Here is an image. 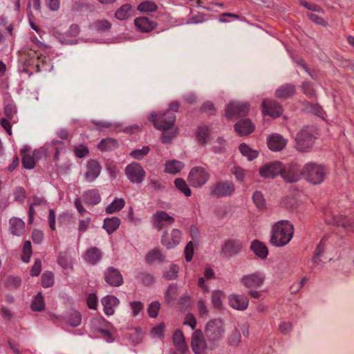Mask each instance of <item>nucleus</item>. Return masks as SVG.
<instances>
[{"instance_id":"f257e3e1","label":"nucleus","mask_w":354,"mask_h":354,"mask_svg":"<svg viewBox=\"0 0 354 354\" xmlns=\"http://www.w3.org/2000/svg\"><path fill=\"white\" fill-rule=\"evenodd\" d=\"M18 63L24 72L31 75L46 70L50 59L43 55L39 49L26 45L18 51Z\"/></svg>"},{"instance_id":"f03ea898","label":"nucleus","mask_w":354,"mask_h":354,"mask_svg":"<svg viewBox=\"0 0 354 354\" xmlns=\"http://www.w3.org/2000/svg\"><path fill=\"white\" fill-rule=\"evenodd\" d=\"M294 233L295 227L291 222L287 220L279 221L272 226L270 243L277 248L283 247L290 242Z\"/></svg>"},{"instance_id":"7ed1b4c3","label":"nucleus","mask_w":354,"mask_h":354,"mask_svg":"<svg viewBox=\"0 0 354 354\" xmlns=\"http://www.w3.org/2000/svg\"><path fill=\"white\" fill-rule=\"evenodd\" d=\"M210 172L207 165L196 166L190 169L187 175V182L194 188H201L210 179Z\"/></svg>"},{"instance_id":"20e7f679","label":"nucleus","mask_w":354,"mask_h":354,"mask_svg":"<svg viewBox=\"0 0 354 354\" xmlns=\"http://www.w3.org/2000/svg\"><path fill=\"white\" fill-rule=\"evenodd\" d=\"M316 137L312 127H304L297 134L295 147L302 152L308 151L314 145Z\"/></svg>"},{"instance_id":"39448f33","label":"nucleus","mask_w":354,"mask_h":354,"mask_svg":"<svg viewBox=\"0 0 354 354\" xmlns=\"http://www.w3.org/2000/svg\"><path fill=\"white\" fill-rule=\"evenodd\" d=\"M301 174L308 182L316 185L324 181L326 176V169L321 165L315 162H308L304 166Z\"/></svg>"},{"instance_id":"423d86ee","label":"nucleus","mask_w":354,"mask_h":354,"mask_svg":"<svg viewBox=\"0 0 354 354\" xmlns=\"http://www.w3.org/2000/svg\"><path fill=\"white\" fill-rule=\"evenodd\" d=\"M235 189V185L232 180H220L209 186V194L213 198H221L231 196Z\"/></svg>"},{"instance_id":"0eeeda50","label":"nucleus","mask_w":354,"mask_h":354,"mask_svg":"<svg viewBox=\"0 0 354 354\" xmlns=\"http://www.w3.org/2000/svg\"><path fill=\"white\" fill-rule=\"evenodd\" d=\"M205 335L209 342L215 343L223 337V322L220 319L209 320L205 326Z\"/></svg>"},{"instance_id":"6e6552de","label":"nucleus","mask_w":354,"mask_h":354,"mask_svg":"<svg viewBox=\"0 0 354 354\" xmlns=\"http://www.w3.org/2000/svg\"><path fill=\"white\" fill-rule=\"evenodd\" d=\"M175 120V115L169 111L160 115L153 113H151L150 117V121L155 128L159 130L171 129L174 126Z\"/></svg>"},{"instance_id":"1a4fd4ad","label":"nucleus","mask_w":354,"mask_h":354,"mask_svg":"<svg viewBox=\"0 0 354 354\" xmlns=\"http://www.w3.org/2000/svg\"><path fill=\"white\" fill-rule=\"evenodd\" d=\"M248 102H230L225 109V115L228 120L246 116L250 111Z\"/></svg>"},{"instance_id":"9d476101","label":"nucleus","mask_w":354,"mask_h":354,"mask_svg":"<svg viewBox=\"0 0 354 354\" xmlns=\"http://www.w3.org/2000/svg\"><path fill=\"white\" fill-rule=\"evenodd\" d=\"M112 325L102 316L96 317L91 321V330L97 332L108 341L113 339V335L110 330Z\"/></svg>"},{"instance_id":"9b49d317","label":"nucleus","mask_w":354,"mask_h":354,"mask_svg":"<svg viewBox=\"0 0 354 354\" xmlns=\"http://www.w3.org/2000/svg\"><path fill=\"white\" fill-rule=\"evenodd\" d=\"M282 105L277 101L264 98L261 102V112L263 116L269 115L272 118H279L283 114Z\"/></svg>"},{"instance_id":"f8f14e48","label":"nucleus","mask_w":354,"mask_h":354,"mask_svg":"<svg viewBox=\"0 0 354 354\" xmlns=\"http://www.w3.org/2000/svg\"><path fill=\"white\" fill-rule=\"evenodd\" d=\"M124 173L132 183H141L145 177L146 173L142 165L138 162H131L124 169Z\"/></svg>"},{"instance_id":"ddd939ff","label":"nucleus","mask_w":354,"mask_h":354,"mask_svg":"<svg viewBox=\"0 0 354 354\" xmlns=\"http://www.w3.org/2000/svg\"><path fill=\"white\" fill-rule=\"evenodd\" d=\"M103 277L104 281L111 287L118 288L124 283V278L120 271L112 266L105 269Z\"/></svg>"},{"instance_id":"4468645a","label":"nucleus","mask_w":354,"mask_h":354,"mask_svg":"<svg viewBox=\"0 0 354 354\" xmlns=\"http://www.w3.org/2000/svg\"><path fill=\"white\" fill-rule=\"evenodd\" d=\"M191 347L195 354H205L207 344L203 331L196 329L194 331L191 338Z\"/></svg>"},{"instance_id":"2eb2a0df","label":"nucleus","mask_w":354,"mask_h":354,"mask_svg":"<svg viewBox=\"0 0 354 354\" xmlns=\"http://www.w3.org/2000/svg\"><path fill=\"white\" fill-rule=\"evenodd\" d=\"M182 239V232L178 229H173L170 232L165 231L161 238V243L167 249L178 245Z\"/></svg>"},{"instance_id":"dca6fc26","label":"nucleus","mask_w":354,"mask_h":354,"mask_svg":"<svg viewBox=\"0 0 354 354\" xmlns=\"http://www.w3.org/2000/svg\"><path fill=\"white\" fill-rule=\"evenodd\" d=\"M266 143L270 151L273 152H278L286 148L288 140L279 133H273L267 137Z\"/></svg>"},{"instance_id":"f3484780","label":"nucleus","mask_w":354,"mask_h":354,"mask_svg":"<svg viewBox=\"0 0 354 354\" xmlns=\"http://www.w3.org/2000/svg\"><path fill=\"white\" fill-rule=\"evenodd\" d=\"M243 249V243L239 239H227L225 241L221 254L226 257H230L239 254Z\"/></svg>"},{"instance_id":"a211bd4d","label":"nucleus","mask_w":354,"mask_h":354,"mask_svg":"<svg viewBox=\"0 0 354 354\" xmlns=\"http://www.w3.org/2000/svg\"><path fill=\"white\" fill-rule=\"evenodd\" d=\"M172 342L174 350L172 354H185L188 351V346L185 340V337L180 329H176L172 337Z\"/></svg>"},{"instance_id":"6ab92c4d","label":"nucleus","mask_w":354,"mask_h":354,"mask_svg":"<svg viewBox=\"0 0 354 354\" xmlns=\"http://www.w3.org/2000/svg\"><path fill=\"white\" fill-rule=\"evenodd\" d=\"M153 227L161 230L166 225H171L175 222V218L165 211H157L152 216Z\"/></svg>"},{"instance_id":"aec40b11","label":"nucleus","mask_w":354,"mask_h":354,"mask_svg":"<svg viewBox=\"0 0 354 354\" xmlns=\"http://www.w3.org/2000/svg\"><path fill=\"white\" fill-rule=\"evenodd\" d=\"M37 151H31L28 146H24L21 150L22 166L26 169H32L35 167L37 158L36 153Z\"/></svg>"},{"instance_id":"412c9836","label":"nucleus","mask_w":354,"mask_h":354,"mask_svg":"<svg viewBox=\"0 0 354 354\" xmlns=\"http://www.w3.org/2000/svg\"><path fill=\"white\" fill-rule=\"evenodd\" d=\"M282 171V163L279 161L266 164L259 169V175L266 178H274Z\"/></svg>"},{"instance_id":"4be33fe9","label":"nucleus","mask_w":354,"mask_h":354,"mask_svg":"<svg viewBox=\"0 0 354 354\" xmlns=\"http://www.w3.org/2000/svg\"><path fill=\"white\" fill-rule=\"evenodd\" d=\"M102 166L96 160L90 159L86 162L84 178L88 183L93 182L100 174Z\"/></svg>"},{"instance_id":"5701e85b","label":"nucleus","mask_w":354,"mask_h":354,"mask_svg":"<svg viewBox=\"0 0 354 354\" xmlns=\"http://www.w3.org/2000/svg\"><path fill=\"white\" fill-rule=\"evenodd\" d=\"M228 304L232 308L243 311L248 308L249 299L243 295L232 294L228 296Z\"/></svg>"},{"instance_id":"b1692460","label":"nucleus","mask_w":354,"mask_h":354,"mask_svg":"<svg viewBox=\"0 0 354 354\" xmlns=\"http://www.w3.org/2000/svg\"><path fill=\"white\" fill-rule=\"evenodd\" d=\"M103 252L95 246L88 248L82 254L83 259L90 265L98 263L102 259Z\"/></svg>"},{"instance_id":"393cba45","label":"nucleus","mask_w":354,"mask_h":354,"mask_svg":"<svg viewBox=\"0 0 354 354\" xmlns=\"http://www.w3.org/2000/svg\"><path fill=\"white\" fill-rule=\"evenodd\" d=\"M255 130V125L248 118L241 119L234 124V131L239 136H247Z\"/></svg>"},{"instance_id":"a878e982","label":"nucleus","mask_w":354,"mask_h":354,"mask_svg":"<svg viewBox=\"0 0 354 354\" xmlns=\"http://www.w3.org/2000/svg\"><path fill=\"white\" fill-rule=\"evenodd\" d=\"M134 26L140 32H150L157 27V23L147 17H138L134 19Z\"/></svg>"},{"instance_id":"bb28decb","label":"nucleus","mask_w":354,"mask_h":354,"mask_svg":"<svg viewBox=\"0 0 354 354\" xmlns=\"http://www.w3.org/2000/svg\"><path fill=\"white\" fill-rule=\"evenodd\" d=\"M265 277L261 273H252L244 275L241 278V283L248 288L260 287L264 282Z\"/></svg>"},{"instance_id":"cd10ccee","label":"nucleus","mask_w":354,"mask_h":354,"mask_svg":"<svg viewBox=\"0 0 354 354\" xmlns=\"http://www.w3.org/2000/svg\"><path fill=\"white\" fill-rule=\"evenodd\" d=\"M103 310L106 316H111L115 313V308L120 304V300L114 295H109L101 299Z\"/></svg>"},{"instance_id":"c85d7f7f","label":"nucleus","mask_w":354,"mask_h":354,"mask_svg":"<svg viewBox=\"0 0 354 354\" xmlns=\"http://www.w3.org/2000/svg\"><path fill=\"white\" fill-rule=\"evenodd\" d=\"M9 231L16 236H21L26 231L25 222L18 217H12L9 219Z\"/></svg>"},{"instance_id":"c756f323","label":"nucleus","mask_w":354,"mask_h":354,"mask_svg":"<svg viewBox=\"0 0 354 354\" xmlns=\"http://www.w3.org/2000/svg\"><path fill=\"white\" fill-rule=\"evenodd\" d=\"M250 250L261 259H266L268 255V249L267 245L257 239L252 241Z\"/></svg>"},{"instance_id":"7c9ffc66","label":"nucleus","mask_w":354,"mask_h":354,"mask_svg":"<svg viewBox=\"0 0 354 354\" xmlns=\"http://www.w3.org/2000/svg\"><path fill=\"white\" fill-rule=\"evenodd\" d=\"M295 86L292 84H285L275 91V97L278 99H287L295 93Z\"/></svg>"},{"instance_id":"2f4dec72","label":"nucleus","mask_w":354,"mask_h":354,"mask_svg":"<svg viewBox=\"0 0 354 354\" xmlns=\"http://www.w3.org/2000/svg\"><path fill=\"white\" fill-rule=\"evenodd\" d=\"M82 197L84 202L87 205H95L101 201L100 194L97 189H91L84 192Z\"/></svg>"},{"instance_id":"473e14b6","label":"nucleus","mask_w":354,"mask_h":354,"mask_svg":"<svg viewBox=\"0 0 354 354\" xmlns=\"http://www.w3.org/2000/svg\"><path fill=\"white\" fill-rule=\"evenodd\" d=\"M214 279H216V274L213 269L210 267H206L204 271V277L198 279V286L203 292H209V288L205 283V280L208 281Z\"/></svg>"},{"instance_id":"72a5a7b5","label":"nucleus","mask_w":354,"mask_h":354,"mask_svg":"<svg viewBox=\"0 0 354 354\" xmlns=\"http://www.w3.org/2000/svg\"><path fill=\"white\" fill-rule=\"evenodd\" d=\"M164 259L165 257L162 251L158 248L149 250L145 256V261L148 264L162 263L164 261Z\"/></svg>"},{"instance_id":"f704fd0d","label":"nucleus","mask_w":354,"mask_h":354,"mask_svg":"<svg viewBox=\"0 0 354 354\" xmlns=\"http://www.w3.org/2000/svg\"><path fill=\"white\" fill-rule=\"evenodd\" d=\"M120 223L121 221L117 216L106 218L104 221L103 227L108 234H111L118 229Z\"/></svg>"},{"instance_id":"c9c22d12","label":"nucleus","mask_w":354,"mask_h":354,"mask_svg":"<svg viewBox=\"0 0 354 354\" xmlns=\"http://www.w3.org/2000/svg\"><path fill=\"white\" fill-rule=\"evenodd\" d=\"M45 308L44 297L42 292H39L33 297L30 304V308L34 312H42L44 311Z\"/></svg>"},{"instance_id":"e433bc0d","label":"nucleus","mask_w":354,"mask_h":354,"mask_svg":"<svg viewBox=\"0 0 354 354\" xmlns=\"http://www.w3.org/2000/svg\"><path fill=\"white\" fill-rule=\"evenodd\" d=\"M241 153L246 157L248 160L252 161L259 156V152L250 147L245 143H241L239 146Z\"/></svg>"},{"instance_id":"4c0bfd02","label":"nucleus","mask_w":354,"mask_h":354,"mask_svg":"<svg viewBox=\"0 0 354 354\" xmlns=\"http://www.w3.org/2000/svg\"><path fill=\"white\" fill-rule=\"evenodd\" d=\"M118 147V141L114 138H107L102 139L97 145V149L101 151H108Z\"/></svg>"},{"instance_id":"58836bf2","label":"nucleus","mask_w":354,"mask_h":354,"mask_svg":"<svg viewBox=\"0 0 354 354\" xmlns=\"http://www.w3.org/2000/svg\"><path fill=\"white\" fill-rule=\"evenodd\" d=\"M280 175L286 181L290 183L297 182L300 178L299 173L294 168L284 169L283 166Z\"/></svg>"},{"instance_id":"ea45409f","label":"nucleus","mask_w":354,"mask_h":354,"mask_svg":"<svg viewBox=\"0 0 354 354\" xmlns=\"http://www.w3.org/2000/svg\"><path fill=\"white\" fill-rule=\"evenodd\" d=\"M165 165V171L170 174H176L183 168V164L176 160H167Z\"/></svg>"},{"instance_id":"a19ab883","label":"nucleus","mask_w":354,"mask_h":354,"mask_svg":"<svg viewBox=\"0 0 354 354\" xmlns=\"http://www.w3.org/2000/svg\"><path fill=\"white\" fill-rule=\"evenodd\" d=\"M132 6L129 3H126L120 6L115 12V17L120 21L127 20L130 17Z\"/></svg>"},{"instance_id":"79ce46f5","label":"nucleus","mask_w":354,"mask_h":354,"mask_svg":"<svg viewBox=\"0 0 354 354\" xmlns=\"http://www.w3.org/2000/svg\"><path fill=\"white\" fill-rule=\"evenodd\" d=\"M189 185L188 182H186V180L182 178H177L174 180V185L176 189L187 197L192 195V190Z\"/></svg>"},{"instance_id":"37998d69","label":"nucleus","mask_w":354,"mask_h":354,"mask_svg":"<svg viewBox=\"0 0 354 354\" xmlns=\"http://www.w3.org/2000/svg\"><path fill=\"white\" fill-rule=\"evenodd\" d=\"M125 205V201L122 198H116L106 207L107 214H113L120 211Z\"/></svg>"},{"instance_id":"c03bdc74","label":"nucleus","mask_w":354,"mask_h":354,"mask_svg":"<svg viewBox=\"0 0 354 354\" xmlns=\"http://www.w3.org/2000/svg\"><path fill=\"white\" fill-rule=\"evenodd\" d=\"M82 322V315L81 313L76 310H73L71 311L66 318V323L73 326L76 327L81 324Z\"/></svg>"},{"instance_id":"a18cd8bd","label":"nucleus","mask_w":354,"mask_h":354,"mask_svg":"<svg viewBox=\"0 0 354 354\" xmlns=\"http://www.w3.org/2000/svg\"><path fill=\"white\" fill-rule=\"evenodd\" d=\"M225 297V294L220 290H214L212 292V304L214 308L221 309L223 307L222 299Z\"/></svg>"},{"instance_id":"49530a36","label":"nucleus","mask_w":354,"mask_h":354,"mask_svg":"<svg viewBox=\"0 0 354 354\" xmlns=\"http://www.w3.org/2000/svg\"><path fill=\"white\" fill-rule=\"evenodd\" d=\"M196 137L200 144L204 145L209 137V129L207 127H199L196 132Z\"/></svg>"},{"instance_id":"de8ad7c7","label":"nucleus","mask_w":354,"mask_h":354,"mask_svg":"<svg viewBox=\"0 0 354 354\" xmlns=\"http://www.w3.org/2000/svg\"><path fill=\"white\" fill-rule=\"evenodd\" d=\"M326 221L327 223L336 225V226H342L344 228H348L351 226V223L346 217L342 215H337L334 216L332 220L328 219L326 218Z\"/></svg>"},{"instance_id":"09e8293b","label":"nucleus","mask_w":354,"mask_h":354,"mask_svg":"<svg viewBox=\"0 0 354 354\" xmlns=\"http://www.w3.org/2000/svg\"><path fill=\"white\" fill-rule=\"evenodd\" d=\"M54 274L51 271H45L41 277V286L44 288H50L54 285Z\"/></svg>"},{"instance_id":"8fccbe9b","label":"nucleus","mask_w":354,"mask_h":354,"mask_svg":"<svg viewBox=\"0 0 354 354\" xmlns=\"http://www.w3.org/2000/svg\"><path fill=\"white\" fill-rule=\"evenodd\" d=\"M32 254V248L30 241H26L22 248L21 259L24 263H28Z\"/></svg>"},{"instance_id":"3c124183","label":"nucleus","mask_w":354,"mask_h":354,"mask_svg":"<svg viewBox=\"0 0 354 354\" xmlns=\"http://www.w3.org/2000/svg\"><path fill=\"white\" fill-rule=\"evenodd\" d=\"M57 263L64 269L72 268V261L66 252H59L57 257Z\"/></svg>"},{"instance_id":"603ef678","label":"nucleus","mask_w":354,"mask_h":354,"mask_svg":"<svg viewBox=\"0 0 354 354\" xmlns=\"http://www.w3.org/2000/svg\"><path fill=\"white\" fill-rule=\"evenodd\" d=\"M137 10L142 12H153L158 10V6L153 1H145L138 6Z\"/></svg>"},{"instance_id":"864d4df0","label":"nucleus","mask_w":354,"mask_h":354,"mask_svg":"<svg viewBox=\"0 0 354 354\" xmlns=\"http://www.w3.org/2000/svg\"><path fill=\"white\" fill-rule=\"evenodd\" d=\"M252 199L258 209L261 210H264L266 209V200L261 192L256 191L253 194Z\"/></svg>"},{"instance_id":"5fc2aeb1","label":"nucleus","mask_w":354,"mask_h":354,"mask_svg":"<svg viewBox=\"0 0 354 354\" xmlns=\"http://www.w3.org/2000/svg\"><path fill=\"white\" fill-rule=\"evenodd\" d=\"M301 88L304 93L307 97H308L309 98H311V99H316V97H317L316 92H315L314 88L313 87V85L310 82H303L301 86Z\"/></svg>"},{"instance_id":"6e6d98bb","label":"nucleus","mask_w":354,"mask_h":354,"mask_svg":"<svg viewBox=\"0 0 354 354\" xmlns=\"http://www.w3.org/2000/svg\"><path fill=\"white\" fill-rule=\"evenodd\" d=\"M150 151V148L148 146H144L140 149H134L130 153V156L136 160H141L147 156Z\"/></svg>"},{"instance_id":"4d7b16f0","label":"nucleus","mask_w":354,"mask_h":354,"mask_svg":"<svg viewBox=\"0 0 354 354\" xmlns=\"http://www.w3.org/2000/svg\"><path fill=\"white\" fill-rule=\"evenodd\" d=\"M94 27L98 32H105L111 28V23L107 19L97 20L94 22Z\"/></svg>"},{"instance_id":"13d9d810","label":"nucleus","mask_w":354,"mask_h":354,"mask_svg":"<svg viewBox=\"0 0 354 354\" xmlns=\"http://www.w3.org/2000/svg\"><path fill=\"white\" fill-rule=\"evenodd\" d=\"M14 200L18 203H22L27 197L26 189L22 187H17L13 192Z\"/></svg>"},{"instance_id":"bf43d9fd","label":"nucleus","mask_w":354,"mask_h":354,"mask_svg":"<svg viewBox=\"0 0 354 354\" xmlns=\"http://www.w3.org/2000/svg\"><path fill=\"white\" fill-rule=\"evenodd\" d=\"M165 324L162 323L158 324L157 326L153 327L151 330V334L154 337H158L160 339L164 338Z\"/></svg>"},{"instance_id":"052dcab7","label":"nucleus","mask_w":354,"mask_h":354,"mask_svg":"<svg viewBox=\"0 0 354 354\" xmlns=\"http://www.w3.org/2000/svg\"><path fill=\"white\" fill-rule=\"evenodd\" d=\"M86 306L91 310H97L98 299L95 293H89L86 299Z\"/></svg>"},{"instance_id":"680f3d73","label":"nucleus","mask_w":354,"mask_h":354,"mask_svg":"<svg viewBox=\"0 0 354 354\" xmlns=\"http://www.w3.org/2000/svg\"><path fill=\"white\" fill-rule=\"evenodd\" d=\"M161 142L163 143H169L176 136V129L162 130Z\"/></svg>"},{"instance_id":"e2e57ef3","label":"nucleus","mask_w":354,"mask_h":354,"mask_svg":"<svg viewBox=\"0 0 354 354\" xmlns=\"http://www.w3.org/2000/svg\"><path fill=\"white\" fill-rule=\"evenodd\" d=\"M160 308V304L158 301H153L151 303L147 308L149 316L152 318H156L159 313Z\"/></svg>"},{"instance_id":"0e129e2a","label":"nucleus","mask_w":354,"mask_h":354,"mask_svg":"<svg viewBox=\"0 0 354 354\" xmlns=\"http://www.w3.org/2000/svg\"><path fill=\"white\" fill-rule=\"evenodd\" d=\"M17 110L15 105L12 104H8L5 106L3 113L6 118L12 120L15 115L17 114Z\"/></svg>"},{"instance_id":"69168bd1","label":"nucleus","mask_w":354,"mask_h":354,"mask_svg":"<svg viewBox=\"0 0 354 354\" xmlns=\"http://www.w3.org/2000/svg\"><path fill=\"white\" fill-rule=\"evenodd\" d=\"M179 268L176 265H171L169 270L164 273V277L167 280L175 279L178 276Z\"/></svg>"},{"instance_id":"338daca9","label":"nucleus","mask_w":354,"mask_h":354,"mask_svg":"<svg viewBox=\"0 0 354 354\" xmlns=\"http://www.w3.org/2000/svg\"><path fill=\"white\" fill-rule=\"evenodd\" d=\"M184 253H185V260L187 262L191 261L193 259L194 253V244H193L192 241H189L187 243V245L185 248Z\"/></svg>"},{"instance_id":"774afa93","label":"nucleus","mask_w":354,"mask_h":354,"mask_svg":"<svg viewBox=\"0 0 354 354\" xmlns=\"http://www.w3.org/2000/svg\"><path fill=\"white\" fill-rule=\"evenodd\" d=\"M74 153L76 157L82 158L86 156L89 153V150L85 145H80L75 147Z\"/></svg>"}]
</instances>
